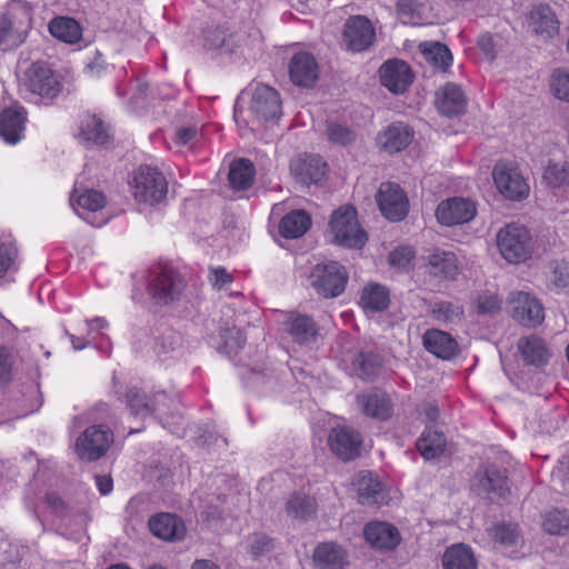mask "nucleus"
<instances>
[{"label":"nucleus","mask_w":569,"mask_h":569,"mask_svg":"<svg viewBox=\"0 0 569 569\" xmlns=\"http://www.w3.org/2000/svg\"><path fill=\"white\" fill-rule=\"evenodd\" d=\"M248 113L250 119L240 110L239 102L236 103L233 117L242 136L247 129L254 131L262 122L274 120L281 114L279 93L269 86L256 84L250 93Z\"/></svg>","instance_id":"1"},{"label":"nucleus","mask_w":569,"mask_h":569,"mask_svg":"<svg viewBox=\"0 0 569 569\" xmlns=\"http://www.w3.org/2000/svg\"><path fill=\"white\" fill-rule=\"evenodd\" d=\"M134 200L154 206L162 202L168 193V182L161 171L151 166H140L130 182Z\"/></svg>","instance_id":"2"},{"label":"nucleus","mask_w":569,"mask_h":569,"mask_svg":"<svg viewBox=\"0 0 569 569\" xmlns=\"http://www.w3.org/2000/svg\"><path fill=\"white\" fill-rule=\"evenodd\" d=\"M20 88L31 98L52 100L61 91V82L54 71L44 62H33L26 69Z\"/></svg>","instance_id":"3"},{"label":"nucleus","mask_w":569,"mask_h":569,"mask_svg":"<svg viewBox=\"0 0 569 569\" xmlns=\"http://www.w3.org/2000/svg\"><path fill=\"white\" fill-rule=\"evenodd\" d=\"M330 231L335 242L346 248L361 249L368 240L366 231L359 224L357 211L351 206H343L333 211Z\"/></svg>","instance_id":"4"},{"label":"nucleus","mask_w":569,"mask_h":569,"mask_svg":"<svg viewBox=\"0 0 569 569\" xmlns=\"http://www.w3.org/2000/svg\"><path fill=\"white\" fill-rule=\"evenodd\" d=\"M497 247L502 258L508 262H522L531 256L530 232L525 226L509 223L498 231Z\"/></svg>","instance_id":"5"},{"label":"nucleus","mask_w":569,"mask_h":569,"mask_svg":"<svg viewBox=\"0 0 569 569\" xmlns=\"http://www.w3.org/2000/svg\"><path fill=\"white\" fill-rule=\"evenodd\" d=\"M70 203L74 212L92 227H102L111 219L106 196L93 189H74Z\"/></svg>","instance_id":"6"},{"label":"nucleus","mask_w":569,"mask_h":569,"mask_svg":"<svg viewBox=\"0 0 569 569\" xmlns=\"http://www.w3.org/2000/svg\"><path fill=\"white\" fill-rule=\"evenodd\" d=\"M311 287L325 298L340 296L348 283L349 272L337 261L316 264L309 274Z\"/></svg>","instance_id":"7"},{"label":"nucleus","mask_w":569,"mask_h":569,"mask_svg":"<svg viewBox=\"0 0 569 569\" xmlns=\"http://www.w3.org/2000/svg\"><path fill=\"white\" fill-rule=\"evenodd\" d=\"M11 17L20 13L18 24L7 14L0 18V49L3 51L11 50L20 46L26 39V28L31 22V6L27 1H17L10 6L9 12Z\"/></svg>","instance_id":"8"},{"label":"nucleus","mask_w":569,"mask_h":569,"mask_svg":"<svg viewBox=\"0 0 569 569\" xmlns=\"http://www.w3.org/2000/svg\"><path fill=\"white\" fill-rule=\"evenodd\" d=\"M493 183L506 199L520 201L529 196L530 187L517 167L498 162L492 170Z\"/></svg>","instance_id":"9"},{"label":"nucleus","mask_w":569,"mask_h":569,"mask_svg":"<svg viewBox=\"0 0 569 569\" xmlns=\"http://www.w3.org/2000/svg\"><path fill=\"white\" fill-rule=\"evenodd\" d=\"M113 441L112 431L103 425L87 428L74 442V452L87 461L101 458Z\"/></svg>","instance_id":"10"},{"label":"nucleus","mask_w":569,"mask_h":569,"mask_svg":"<svg viewBox=\"0 0 569 569\" xmlns=\"http://www.w3.org/2000/svg\"><path fill=\"white\" fill-rule=\"evenodd\" d=\"M377 202L383 217L390 221H401L409 210V201L403 190L396 183L383 182L377 193Z\"/></svg>","instance_id":"11"},{"label":"nucleus","mask_w":569,"mask_h":569,"mask_svg":"<svg viewBox=\"0 0 569 569\" xmlns=\"http://www.w3.org/2000/svg\"><path fill=\"white\" fill-rule=\"evenodd\" d=\"M512 318L526 327H536L545 318L540 301L528 292L517 291L509 297Z\"/></svg>","instance_id":"12"},{"label":"nucleus","mask_w":569,"mask_h":569,"mask_svg":"<svg viewBox=\"0 0 569 569\" xmlns=\"http://www.w3.org/2000/svg\"><path fill=\"white\" fill-rule=\"evenodd\" d=\"M477 213L476 203L461 197H453L441 201L436 210L438 222L443 226H455L469 222Z\"/></svg>","instance_id":"13"},{"label":"nucleus","mask_w":569,"mask_h":569,"mask_svg":"<svg viewBox=\"0 0 569 569\" xmlns=\"http://www.w3.org/2000/svg\"><path fill=\"white\" fill-rule=\"evenodd\" d=\"M28 122L27 110L16 103L0 112V138L10 146L19 143L26 133Z\"/></svg>","instance_id":"14"},{"label":"nucleus","mask_w":569,"mask_h":569,"mask_svg":"<svg viewBox=\"0 0 569 569\" xmlns=\"http://www.w3.org/2000/svg\"><path fill=\"white\" fill-rule=\"evenodd\" d=\"M328 445L336 456L345 461H349L360 455L362 437L352 428L345 426L336 427L329 433Z\"/></svg>","instance_id":"15"},{"label":"nucleus","mask_w":569,"mask_h":569,"mask_svg":"<svg viewBox=\"0 0 569 569\" xmlns=\"http://www.w3.org/2000/svg\"><path fill=\"white\" fill-rule=\"evenodd\" d=\"M183 287L178 272L164 270L151 280L149 293L157 303L168 305L181 295Z\"/></svg>","instance_id":"16"},{"label":"nucleus","mask_w":569,"mask_h":569,"mask_svg":"<svg viewBox=\"0 0 569 569\" xmlns=\"http://www.w3.org/2000/svg\"><path fill=\"white\" fill-rule=\"evenodd\" d=\"M203 46L208 49H222L228 53L246 54L249 46L248 39L244 33H230L220 27L208 28L203 33Z\"/></svg>","instance_id":"17"},{"label":"nucleus","mask_w":569,"mask_h":569,"mask_svg":"<svg viewBox=\"0 0 569 569\" xmlns=\"http://www.w3.org/2000/svg\"><path fill=\"white\" fill-rule=\"evenodd\" d=\"M343 37L349 49L353 51H362L372 43L375 29L370 20L366 17L355 16L347 20Z\"/></svg>","instance_id":"18"},{"label":"nucleus","mask_w":569,"mask_h":569,"mask_svg":"<svg viewBox=\"0 0 569 569\" xmlns=\"http://www.w3.org/2000/svg\"><path fill=\"white\" fill-rule=\"evenodd\" d=\"M380 79L392 93H402L411 84L413 76L410 67L401 60H389L380 68Z\"/></svg>","instance_id":"19"},{"label":"nucleus","mask_w":569,"mask_h":569,"mask_svg":"<svg viewBox=\"0 0 569 569\" xmlns=\"http://www.w3.org/2000/svg\"><path fill=\"white\" fill-rule=\"evenodd\" d=\"M312 560L319 569H345L349 565V553L343 546L325 541L315 547Z\"/></svg>","instance_id":"20"},{"label":"nucleus","mask_w":569,"mask_h":569,"mask_svg":"<svg viewBox=\"0 0 569 569\" xmlns=\"http://www.w3.org/2000/svg\"><path fill=\"white\" fill-rule=\"evenodd\" d=\"M353 486L358 492L360 503L368 506L387 503L386 488L373 473L369 471L359 472Z\"/></svg>","instance_id":"21"},{"label":"nucleus","mask_w":569,"mask_h":569,"mask_svg":"<svg viewBox=\"0 0 569 569\" xmlns=\"http://www.w3.org/2000/svg\"><path fill=\"white\" fill-rule=\"evenodd\" d=\"M366 541L375 549L392 550L400 542V533L391 523L385 521H372L363 529Z\"/></svg>","instance_id":"22"},{"label":"nucleus","mask_w":569,"mask_h":569,"mask_svg":"<svg viewBox=\"0 0 569 569\" xmlns=\"http://www.w3.org/2000/svg\"><path fill=\"white\" fill-rule=\"evenodd\" d=\"M318 63L315 57L305 51L292 56L289 63L291 81L299 87H311L318 78Z\"/></svg>","instance_id":"23"},{"label":"nucleus","mask_w":569,"mask_h":569,"mask_svg":"<svg viewBox=\"0 0 569 569\" xmlns=\"http://www.w3.org/2000/svg\"><path fill=\"white\" fill-rule=\"evenodd\" d=\"M290 169L301 183H319L326 177L327 163L319 156H306L292 160Z\"/></svg>","instance_id":"24"},{"label":"nucleus","mask_w":569,"mask_h":569,"mask_svg":"<svg viewBox=\"0 0 569 569\" xmlns=\"http://www.w3.org/2000/svg\"><path fill=\"white\" fill-rule=\"evenodd\" d=\"M472 488L478 493H487L490 497H505L508 492L507 476L505 470L488 467L477 472L472 481Z\"/></svg>","instance_id":"25"},{"label":"nucleus","mask_w":569,"mask_h":569,"mask_svg":"<svg viewBox=\"0 0 569 569\" xmlns=\"http://www.w3.org/2000/svg\"><path fill=\"white\" fill-rule=\"evenodd\" d=\"M436 106L445 116H458L466 110L467 97L460 86L449 82L437 91Z\"/></svg>","instance_id":"26"},{"label":"nucleus","mask_w":569,"mask_h":569,"mask_svg":"<svg viewBox=\"0 0 569 569\" xmlns=\"http://www.w3.org/2000/svg\"><path fill=\"white\" fill-rule=\"evenodd\" d=\"M531 30L546 39L553 38L559 32V21L549 6L532 7L527 17Z\"/></svg>","instance_id":"27"},{"label":"nucleus","mask_w":569,"mask_h":569,"mask_svg":"<svg viewBox=\"0 0 569 569\" xmlns=\"http://www.w3.org/2000/svg\"><path fill=\"white\" fill-rule=\"evenodd\" d=\"M412 139L413 130L408 124L395 122L378 136L377 142L387 152L395 153L406 149Z\"/></svg>","instance_id":"28"},{"label":"nucleus","mask_w":569,"mask_h":569,"mask_svg":"<svg viewBox=\"0 0 569 569\" xmlns=\"http://www.w3.org/2000/svg\"><path fill=\"white\" fill-rule=\"evenodd\" d=\"M425 348L436 357L450 360L453 358L458 351V342L456 339L448 332L430 329L427 330L422 337Z\"/></svg>","instance_id":"29"},{"label":"nucleus","mask_w":569,"mask_h":569,"mask_svg":"<svg viewBox=\"0 0 569 569\" xmlns=\"http://www.w3.org/2000/svg\"><path fill=\"white\" fill-rule=\"evenodd\" d=\"M362 412L370 418L387 420L392 413V406L388 395L380 390H370L357 397Z\"/></svg>","instance_id":"30"},{"label":"nucleus","mask_w":569,"mask_h":569,"mask_svg":"<svg viewBox=\"0 0 569 569\" xmlns=\"http://www.w3.org/2000/svg\"><path fill=\"white\" fill-rule=\"evenodd\" d=\"M284 330L299 345H310L318 336V326L307 315L291 313L283 322Z\"/></svg>","instance_id":"31"},{"label":"nucleus","mask_w":569,"mask_h":569,"mask_svg":"<svg viewBox=\"0 0 569 569\" xmlns=\"http://www.w3.org/2000/svg\"><path fill=\"white\" fill-rule=\"evenodd\" d=\"M150 531L162 540H179L186 533L181 519L171 513H159L149 520Z\"/></svg>","instance_id":"32"},{"label":"nucleus","mask_w":569,"mask_h":569,"mask_svg":"<svg viewBox=\"0 0 569 569\" xmlns=\"http://www.w3.org/2000/svg\"><path fill=\"white\" fill-rule=\"evenodd\" d=\"M389 303V290L380 283H368L361 290L359 305L366 312H381Z\"/></svg>","instance_id":"33"},{"label":"nucleus","mask_w":569,"mask_h":569,"mask_svg":"<svg viewBox=\"0 0 569 569\" xmlns=\"http://www.w3.org/2000/svg\"><path fill=\"white\" fill-rule=\"evenodd\" d=\"M430 6L419 0H398L397 18L402 24L422 26L428 23Z\"/></svg>","instance_id":"34"},{"label":"nucleus","mask_w":569,"mask_h":569,"mask_svg":"<svg viewBox=\"0 0 569 569\" xmlns=\"http://www.w3.org/2000/svg\"><path fill=\"white\" fill-rule=\"evenodd\" d=\"M443 569H477L472 549L465 543L448 547L442 556Z\"/></svg>","instance_id":"35"},{"label":"nucleus","mask_w":569,"mask_h":569,"mask_svg":"<svg viewBox=\"0 0 569 569\" xmlns=\"http://www.w3.org/2000/svg\"><path fill=\"white\" fill-rule=\"evenodd\" d=\"M490 537L499 542L510 557L518 558L519 548L522 547L523 540L518 531L517 525L499 523L489 529Z\"/></svg>","instance_id":"36"},{"label":"nucleus","mask_w":569,"mask_h":569,"mask_svg":"<svg viewBox=\"0 0 569 569\" xmlns=\"http://www.w3.org/2000/svg\"><path fill=\"white\" fill-rule=\"evenodd\" d=\"M543 179L552 189L553 194L569 202V164L549 163L543 172Z\"/></svg>","instance_id":"37"},{"label":"nucleus","mask_w":569,"mask_h":569,"mask_svg":"<svg viewBox=\"0 0 569 569\" xmlns=\"http://www.w3.org/2000/svg\"><path fill=\"white\" fill-rule=\"evenodd\" d=\"M166 399L167 396L163 392L158 393L152 402L147 400L146 395L138 389H130L127 393L128 407L131 413L140 418H147L152 412L163 413L160 403Z\"/></svg>","instance_id":"38"},{"label":"nucleus","mask_w":569,"mask_h":569,"mask_svg":"<svg viewBox=\"0 0 569 569\" xmlns=\"http://www.w3.org/2000/svg\"><path fill=\"white\" fill-rule=\"evenodd\" d=\"M166 399L167 396L163 392L158 393L152 402L147 400L146 395L138 389H130L127 393L128 407L131 413L140 418H147L152 412L163 413L160 403Z\"/></svg>","instance_id":"39"},{"label":"nucleus","mask_w":569,"mask_h":569,"mask_svg":"<svg viewBox=\"0 0 569 569\" xmlns=\"http://www.w3.org/2000/svg\"><path fill=\"white\" fill-rule=\"evenodd\" d=\"M78 136L86 143L104 144L109 139V131L99 117L84 114L80 120Z\"/></svg>","instance_id":"40"},{"label":"nucleus","mask_w":569,"mask_h":569,"mask_svg":"<svg viewBox=\"0 0 569 569\" xmlns=\"http://www.w3.org/2000/svg\"><path fill=\"white\" fill-rule=\"evenodd\" d=\"M518 350L528 365L540 367L547 363L549 350L543 340L537 336L525 337L518 342Z\"/></svg>","instance_id":"41"},{"label":"nucleus","mask_w":569,"mask_h":569,"mask_svg":"<svg viewBox=\"0 0 569 569\" xmlns=\"http://www.w3.org/2000/svg\"><path fill=\"white\" fill-rule=\"evenodd\" d=\"M430 272L446 279H453L459 273V263L451 251L436 250L428 257Z\"/></svg>","instance_id":"42"},{"label":"nucleus","mask_w":569,"mask_h":569,"mask_svg":"<svg viewBox=\"0 0 569 569\" xmlns=\"http://www.w3.org/2000/svg\"><path fill=\"white\" fill-rule=\"evenodd\" d=\"M311 226L309 214L303 210H293L280 221L279 231L287 239H297L303 236Z\"/></svg>","instance_id":"43"},{"label":"nucleus","mask_w":569,"mask_h":569,"mask_svg":"<svg viewBox=\"0 0 569 569\" xmlns=\"http://www.w3.org/2000/svg\"><path fill=\"white\" fill-rule=\"evenodd\" d=\"M254 173V167L249 160H234L231 162L229 169V184L234 190H246L251 187Z\"/></svg>","instance_id":"44"},{"label":"nucleus","mask_w":569,"mask_h":569,"mask_svg":"<svg viewBox=\"0 0 569 569\" xmlns=\"http://www.w3.org/2000/svg\"><path fill=\"white\" fill-rule=\"evenodd\" d=\"M50 33L67 43H76L82 37V29L80 24L71 18L59 17L54 18L49 23Z\"/></svg>","instance_id":"45"},{"label":"nucleus","mask_w":569,"mask_h":569,"mask_svg":"<svg viewBox=\"0 0 569 569\" xmlns=\"http://www.w3.org/2000/svg\"><path fill=\"white\" fill-rule=\"evenodd\" d=\"M419 50L427 62L439 70H446L452 63V54L447 46L440 42H422Z\"/></svg>","instance_id":"46"},{"label":"nucleus","mask_w":569,"mask_h":569,"mask_svg":"<svg viewBox=\"0 0 569 569\" xmlns=\"http://www.w3.org/2000/svg\"><path fill=\"white\" fill-rule=\"evenodd\" d=\"M446 439L442 432L427 427L417 440V449L425 459H433L442 453Z\"/></svg>","instance_id":"47"},{"label":"nucleus","mask_w":569,"mask_h":569,"mask_svg":"<svg viewBox=\"0 0 569 569\" xmlns=\"http://www.w3.org/2000/svg\"><path fill=\"white\" fill-rule=\"evenodd\" d=\"M380 367L379 358L373 353L359 352L352 357L351 363L347 367L349 375L361 379H370Z\"/></svg>","instance_id":"48"},{"label":"nucleus","mask_w":569,"mask_h":569,"mask_svg":"<svg viewBox=\"0 0 569 569\" xmlns=\"http://www.w3.org/2000/svg\"><path fill=\"white\" fill-rule=\"evenodd\" d=\"M18 250L10 234L0 238V279L17 270Z\"/></svg>","instance_id":"49"},{"label":"nucleus","mask_w":569,"mask_h":569,"mask_svg":"<svg viewBox=\"0 0 569 569\" xmlns=\"http://www.w3.org/2000/svg\"><path fill=\"white\" fill-rule=\"evenodd\" d=\"M430 313L436 321L451 323L461 319L463 309L455 302L437 301L431 306Z\"/></svg>","instance_id":"50"},{"label":"nucleus","mask_w":569,"mask_h":569,"mask_svg":"<svg viewBox=\"0 0 569 569\" xmlns=\"http://www.w3.org/2000/svg\"><path fill=\"white\" fill-rule=\"evenodd\" d=\"M542 528L549 535H565L569 531V515L562 510H552L545 516Z\"/></svg>","instance_id":"51"},{"label":"nucleus","mask_w":569,"mask_h":569,"mask_svg":"<svg viewBox=\"0 0 569 569\" xmlns=\"http://www.w3.org/2000/svg\"><path fill=\"white\" fill-rule=\"evenodd\" d=\"M315 501L305 495H293L287 502L288 515L306 519L315 512Z\"/></svg>","instance_id":"52"},{"label":"nucleus","mask_w":569,"mask_h":569,"mask_svg":"<svg viewBox=\"0 0 569 569\" xmlns=\"http://www.w3.org/2000/svg\"><path fill=\"white\" fill-rule=\"evenodd\" d=\"M220 336L223 340L220 351L229 357L236 356L244 346L246 337L238 328L224 329Z\"/></svg>","instance_id":"53"},{"label":"nucleus","mask_w":569,"mask_h":569,"mask_svg":"<svg viewBox=\"0 0 569 569\" xmlns=\"http://www.w3.org/2000/svg\"><path fill=\"white\" fill-rule=\"evenodd\" d=\"M550 90L557 99L569 102V72L555 70L550 80Z\"/></svg>","instance_id":"54"},{"label":"nucleus","mask_w":569,"mask_h":569,"mask_svg":"<svg viewBox=\"0 0 569 569\" xmlns=\"http://www.w3.org/2000/svg\"><path fill=\"white\" fill-rule=\"evenodd\" d=\"M273 549V541L266 533L256 532L248 538V551L253 558L261 557Z\"/></svg>","instance_id":"55"},{"label":"nucleus","mask_w":569,"mask_h":569,"mask_svg":"<svg viewBox=\"0 0 569 569\" xmlns=\"http://www.w3.org/2000/svg\"><path fill=\"white\" fill-rule=\"evenodd\" d=\"M330 142L337 144H348L355 139V133L346 126L338 122H329L326 130Z\"/></svg>","instance_id":"56"},{"label":"nucleus","mask_w":569,"mask_h":569,"mask_svg":"<svg viewBox=\"0 0 569 569\" xmlns=\"http://www.w3.org/2000/svg\"><path fill=\"white\" fill-rule=\"evenodd\" d=\"M501 299L491 291H486L477 298V309L481 315H493L501 309Z\"/></svg>","instance_id":"57"},{"label":"nucleus","mask_w":569,"mask_h":569,"mask_svg":"<svg viewBox=\"0 0 569 569\" xmlns=\"http://www.w3.org/2000/svg\"><path fill=\"white\" fill-rule=\"evenodd\" d=\"M413 258V249L409 246H401L390 252L389 263L398 269H407L409 268Z\"/></svg>","instance_id":"58"},{"label":"nucleus","mask_w":569,"mask_h":569,"mask_svg":"<svg viewBox=\"0 0 569 569\" xmlns=\"http://www.w3.org/2000/svg\"><path fill=\"white\" fill-rule=\"evenodd\" d=\"M550 282L557 289H566L569 287V263L561 261L556 262L551 274L549 277Z\"/></svg>","instance_id":"59"},{"label":"nucleus","mask_w":569,"mask_h":569,"mask_svg":"<svg viewBox=\"0 0 569 569\" xmlns=\"http://www.w3.org/2000/svg\"><path fill=\"white\" fill-rule=\"evenodd\" d=\"M232 274L229 273L223 267H214L210 269L209 281L214 289H224L232 282Z\"/></svg>","instance_id":"60"},{"label":"nucleus","mask_w":569,"mask_h":569,"mask_svg":"<svg viewBox=\"0 0 569 569\" xmlns=\"http://www.w3.org/2000/svg\"><path fill=\"white\" fill-rule=\"evenodd\" d=\"M108 66L101 56L94 57L86 67L84 71L89 78L98 79L107 72Z\"/></svg>","instance_id":"61"},{"label":"nucleus","mask_w":569,"mask_h":569,"mask_svg":"<svg viewBox=\"0 0 569 569\" xmlns=\"http://www.w3.org/2000/svg\"><path fill=\"white\" fill-rule=\"evenodd\" d=\"M12 370V357L7 349L0 348V385L9 381Z\"/></svg>","instance_id":"62"},{"label":"nucleus","mask_w":569,"mask_h":569,"mask_svg":"<svg viewBox=\"0 0 569 569\" xmlns=\"http://www.w3.org/2000/svg\"><path fill=\"white\" fill-rule=\"evenodd\" d=\"M196 126L181 127L177 130L174 141L180 146H189L197 137Z\"/></svg>","instance_id":"63"},{"label":"nucleus","mask_w":569,"mask_h":569,"mask_svg":"<svg viewBox=\"0 0 569 569\" xmlns=\"http://www.w3.org/2000/svg\"><path fill=\"white\" fill-rule=\"evenodd\" d=\"M478 46L487 59L492 60L497 54L496 41L489 33L481 34L478 39Z\"/></svg>","instance_id":"64"}]
</instances>
